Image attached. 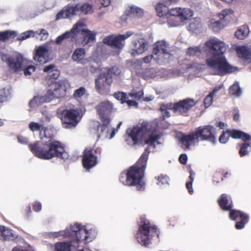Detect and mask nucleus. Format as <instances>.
Wrapping results in <instances>:
<instances>
[{
    "label": "nucleus",
    "mask_w": 251,
    "mask_h": 251,
    "mask_svg": "<svg viewBox=\"0 0 251 251\" xmlns=\"http://www.w3.org/2000/svg\"><path fill=\"white\" fill-rule=\"evenodd\" d=\"M29 128L32 132L40 131L41 140L28 144V148L34 156L44 160L57 157L65 160L69 158L63 144L53 139L47 127L32 122L29 124Z\"/></svg>",
    "instance_id": "obj_1"
},
{
    "label": "nucleus",
    "mask_w": 251,
    "mask_h": 251,
    "mask_svg": "<svg viewBox=\"0 0 251 251\" xmlns=\"http://www.w3.org/2000/svg\"><path fill=\"white\" fill-rule=\"evenodd\" d=\"M205 45L208 49L206 64L216 72V75L224 76L235 71V68L228 63L224 56L227 47L224 42L216 38H211L205 42Z\"/></svg>",
    "instance_id": "obj_2"
},
{
    "label": "nucleus",
    "mask_w": 251,
    "mask_h": 251,
    "mask_svg": "<svg viewBox=\"0 0 251 251\" xmlns=\"http://www.w3.org/2000/svg\"><path fill=\"white\" fill-rule=\"evenodd\" d=\"M150 150L147 148L137 162L130 167L126 173L121 174L119 180L125 185L136 186L139 191L144 189L145 183L142 181L147 167Z\"/></svg>",
    "instance_id": "obj_3"
},
{
    "label": "nucleus",
    "mask_w": 251,
    "mask_h": 251,
    "mask_svg": "<svg viewBox=\"0 0 251 251\" xmlns=\"http://www.w3.org/2000/svg\"><path fill=\"white\" fill-rule=\"evenodd\" d=\"M151 124L147 121L141 123L129 128L126 130V133L128 138L131 140L132 144L135 145L142 141L146 135L148 134L146 139L144 140L145 144L155 148V143L159 144L158 140L161 138V134L156 129L151 130Z\"/></svg>",
    "instance_id": "obj_4"
},
{
    "label": "nucleus",
    "mask_w": 251,
    "mask_h": 251,
    "mask_svg": "<svg viewBox=\"0 0 251 251\" xmlns=\"http://www.w3.org/2000/svg\"><path fill=\"white\" fill-rule=\"evenodd\" d=\"M215 130V127L211 125L199 126L188 134L182 133L180 137V142L185 150H189L191 145L200 141H207L215 144L216 143Z\"/></svg>",
    "instance_id": "obj_5"
},
{
    "label": "nucleus",
    "mask_w": 251,
    "mask_h": 251,
    "mask_svg": "<svg viewBox=\"0 0 251 251\" xmlns=\"http://www.w3.org/2000/svg\"><path fill=\"white\" fill-rule=\"evenodd\" d=\"M218 203L223 210L229 212V218L230 220L235 221L238 218H239L240 221L237 222L235 225L237 229L243 228L249 222V215L242 211L233 209V203L227 195L222 194L218 200Z\"/></svg>",
    "instance_id": "obj_6"
},
{
    "label": "nucleus",
    "mask_w": 251,
    "mask_h": 251,
    "mask_svg": "<svg viewBox=\"0 0 251 251\" xmlns=\"http://www.w3.org/2000/svg\"><path fill=\"white\" fill-rule=\"evenodd\" d=\"M67 87L62 81H50L48 82V91L44 97L35 96L29 102L31 107L40 104L41 102L49 101L53 99H60L65 96Z\"/></svg>",
    "instance_id": "obj_7"
},
{
    "label": "nucleus",
    "mask_w": 251,
    "mask_h": 251,
    "mask_svg": "<svg viewBox=\"0 0 251 251\" xmlns=\"http://www.w3.org/2000/svg\"><path fill=\"white\" fill-rule=\"evenodd\" d=\"M141 220L136 238L142 246L147 247L151 243L153 237H159V231L156 226L151 225L149 220L145 218Z\"/></svg>",
    "instance_id": "obj_8"
},
{
    "label": "nucleus",
    "mask_w": 251,
    "mask_h": 251,
    "mask_svg": "<svg viewBox=\"0 0 251 251\" xmlns=\"http://www.w3.org/2000/svg\"><path fill=\"white\" fill-rule=\"evenodd\" d=\"M193 11L190 8L177 7L168 10L166 14L167 23L170 26L183 25L193 16Z\"/></svg>",
    "instance_id": "obj_9"
},
{
    "label": "nucleus",
    "mask_w": 251,
    "mask_h": 251,
    "mask_svg": "<svg viewBox=\"0 0 251 251\" xmlns=\"http://www.w3.org/2000/svg\"><path fill=\"white\" fill-rule=\"evenodd\" d=\"M63 235L65 237L71 238L75 242L74 244H78V246L82 242L86 243L93 240V238L90 236L89 231L87 230L85 226H82L78 223L70 226L69 228H66L64 231Z\"/></svg>",
    "instance_id": "obj_10"
},
{
    "label": "nucleus",
    "mask_w": 251,
    "mask_h": 251,
    "mask_svg": "<svg viewBox=\"0 0 251 251\" xmlns=\"http://www.w3.org/2000/svg\"><path fill=\"white\" fill-rule=\"evenodd\" d=\"M78 12L83 15L92 14L93 12V6L88 3L83 4L77 3L75 5H68L58 13L56 20L69 18L76 15Z\"/></svg>",
    "instance_id": "obj_11"
},
{
    "label": "nucleus",
    "mask_w": 251,
    "mask_h": 251,
    "mask_svg": "<svg viewBox=\"0 0 251 251\" xmlns=\"http://www.w3.org/2000/svg\"><path fill=\"white\" fill-rule=\"evenodd\" d=\"M133 34V32L127 31L124 34L117 35H109L102 40V42L110 47L118 50V53L125 46V40Z\"/></svg>",
    "instance_id": "obj_12"
},
{
    "label": "nucleus",
    "mask_w": 251,
    "mask_h": 251,
    "mask_svg": "<svg viewBox=\"0 0 251 251\" xmlns=\"http://www.w3.org/2000/svg\"><path fill=\"white\" fill-rule=\"evenodd\" d=\"M63 116L62 118L63 127L71 128L75 127L80 120L78 118L79 113L75 109H66L63 111Z\"/></svg>",
    "instance_id": "obj_13"
},
{
    "label": "nucleus",
    "mask_w": 251,
    "mask_h": 251,
    "mask_svg": "<svg viewBox=\"0 0 251 251\" xmlns=\"http://www.w3.org/2000/svg\"><path fill=\"white\" fill-rule=\"evenodd\" d=\"M153 53L157 56V60L161 61L169 59L171 55L168 50L167 44L164 41H158L154 44Z\"/></svg>",
    "instance_id": "obj_14"
},
{
    "label": "nucleus",
    "mask_w": 251,
    "mask_h": 251,
    "mask_svg": "<svg viewBox=\"0 0 251 251\" xmlns=\"http://www.w3.org/2000/svg\"><path fill=\"white\" fill-rule=\"evenodd\" d=\"M96 151L91 148H86L83 152L82 163L83 167L90 169L97 163V157L95 153Z\"/></svg>",
    "instance_id": "obj_15"
},
{
    "label": "nucleus",
    "mask_w": 251,
    "mask_h": 251,
    "mask_svg": "<svg viewBox=\"0 0 251 251\" xmlns=\"http://www.w3.org/2000/svg\"><path fill=\"white\" fill-rule=\"evenodd\" d=\"M196 104V102L194 99L187 98L184 100H180L175 103V109L176 113L184 116H188V112L190 109L194 107Z\"/></svg>",
    "instance_id": "obj_16"
},
{
    "label": "nucleus",
    "mask_w": 251,
    "mask_h": 251,
    "mask_svg": "<svg viewBox=\"0 0 251 251\" xmlns=\"http://www.w3.org/2000/svg\"><path fill=\"white\" fill-rule=\"evenodd\" d=\"M112 82V77L109 76L108 74H106L105 72H102L95 79L96 88L99 93H101L107 87H109L111 84Z\"/></svg>",
    "instance_id": "obj_17"
},
{
    "label": "nucleus",
    "mask_w": 251,
    "mask_h": 251,
    "mask_svg": "<svg viewBox=\"0 0 251 251\" xmlns=\"http://www.w3.org/2000/svg\"><path fill=\"white\" fill-rule=\"evenodd\" d=\"M233 11L231 9H224L219 13L218 17L220 19L216 21L211 22L210 28L214 32H219L225 26V18L229 14H232Z\"/></svg>",
    "instance_id": "obj_18"
},
{
    "label": "nucleus",
    "mask_w": 251,
    "mask_h": 251,
    "mask_svg": "<svg viewBox=\"0 0 251 251\" xmlns=\"http://www.w3.org/2000/svg\"><path fill=\"white\" fill-rule=\"evenodd\" d=\"M79 26H82V24L77 23L75 24L73 27L69 31H66L62 35L58 36L55 40V43L57 45L61 44L62 41L69 38H71V41H73L75 38V37L78 33L80 32Z\"/></svg>",
    "instance_id": "obj_19"
},
{
    "label": "nucleus",
    "mask_w": 251,
    "mask_h": 251,
    "mask_svg": "<svg viewBox=\"0 0 251 251\" xmlns=\"http://www.w3.org/2000/svg\"><path fill=\"white\" fill-rule=\"evenodd\" d=\"M34 60L40 64H44L49 60V50L47 48L40 46L35 50Z\"/></svg>",
    "instance_id": "obj_20"
},
{
    "label": "nucleus",
    "mask_w": 251,
    "mask_h": 251,
    "mask_svg": "<svg viewBox=\"0 0 251 251\" xmlns=\"http://www.w3.org/2000/svg\"><path fill=\"white\" fill-rule=\"evenodd\" d=\"M132 45L134 47L132 52L133 55L142 54L148 49V42L143 38L132 42Z\"/></svg>",
    "instance_id": "obj_21"
},
{
    "label": "nucleus",
    "mask_w": 251,
    "mask_h": 251,
    "mask_svg": "<svg viewBox=\"0 0 251 251\" xmlns=\"http://www.w3.org/2000/svg\"><path fill=\"white\" fill-rule=\"evenodd\" d=\"M95 109L98 114H111L115 110L113 103L108 100L100 102Z\"/></svg>",
    "instance_id": "obj_22"
},
{
    "label": "nucleus",
    "mask_w": 251,
    "mask_h": 251,
    "mask_svg": "<svg viewBox=\"0 0 251 251\" xmlns=\"http://www.w3.org/2000/svg\"><path fill=\"white\" fill-rule=\"evenodd\" d=\"M18 237L16 232L5 226H0V239L3 241H14Z\"/></svg>",
    "instance_id": "obj_23"
},
{
    "label": "nucleus",
    "mask_w": 251,
    "mask_h": 251,
    "mask_svg": "<svg viewBox=\"0 0 251 251\" xmlns=\"http://www.w3.org/2000/svg\"><path fill=\"white\" fill-rule=\"evenodd\" d=\"M82 27L79 26L80 32L77 34L80 33L82 35L83 39L81 41V43L84 46L88 44L89 43L93 42L96 40V33L94 31H91L88 29H83L82 30L80 28Z\"/></svg>",
    "instance_id": "obj_24"
},
{
    "label": "nucleus",
    "mask_w": 251,
    "mask_h": 251,
    "mask_svg": "<svg viewBox=\"0 0 251 251\" xmlns=\"http://www.w3.org/2000/svg\"><path fill=\"white\" fill-rule=\"evenodd\" d=\"M74 242L72 239L68 242H57L55 245L54 251H71V247L77 249L78 248V244L75 245Z\"/></svg>",
    "instance_id": "obj_25"
},
{
    "label": "nucleus",
    "mask_w": 251,
    "mask_h": 251,
    "mask_svg": "<svg viewBox=\"0 0 251 251\" xmlns=\"http://www.w3.org/2000/svg\"><path fill=\"white\" fill-rule=\"evenodd\" d=\"M226 132L229 134V137L233 139H240L242 141H247L251 139V136L243 131L237 129H226Z\"/></svg>",
    "instance_id": "obj_26"
},
{
    "label": "nucleus",
    "mask_w": 251,
    "mask_h": 251,
    "mask_svg": "<svg viewBox=\"0 0 251 251\" xmlns=\"http://www.w3.org/2000/svg\"><path fill=\"white\" fill-rule=\"evenodd\" d=\"M22 62V58L19 57L15 58L10 57L7 59L8 67L15 72H17L21 68Z\"/></svg>",
    "instance_id": "obj_27"
},
{
    "label": "nucleus",
    "mask_w": 251,
    "mask_h": 251,
    "mask_svg": "<svg viewBox=\"0 0 251 251\" xmlns=\"http://www.w3.org/2000/svg\"><path fill=\"white\" fill-rule=\"evenodd\" d=\"M236 50L239 57L244 61L251 60V51L249 48L241 46L238 47Z\"/></svg>",
    "instance_id": "obj_28"
},
{
    "label": "nucleus",
    "mask_w": 251,
    "mask_h": 251,
    "mask_svg": "<svg viewBox=\"0 0 251 251\" xmlns=\"http://www.w3.org/2000/svg\"><path fill=\"white\" fill-rule=\"evenodd\" d=\"M243 141V143L238 144L240 147L239 154L241 157L247 155L251 151V137L250 140Z\"/></svg>",
    "instance_id": "obj_29"
},
{
    "label": "nucleus",
    "mask_w": 251,
    "mask_h": 251,
    "mask_svg": "<svg viewBox=\"0 0 251 251\" xmlns=\"http://www.w3.org/2000/svg\"><path fill=\"white\" fill-rule=\"evenodd\" d=\"M228 175V172L224 169H219L214 173L213 176V181L214 183H219L224 180V177H227Z\"/></svg>",
    "instance_id": "obj_30"
},
{
    "label": "nucleus",
    "mask_w": 251,
    "mask_h": 251,
    "mask_svg": "<svg viewBox=\"0 0 251 251\" xmlns=\"http://www.w3.org/2000/svg\"><path fill=\"white\" fill-rule=\"evenodd\" d=\"M85 50L83 48L76 49L72 54V58L75 61L81 63L85 57Z\"/></svg>",
    "instance_id": "obj_31"
},
{
    "label": "nucleus",
    "mask_w": 251,
    "mask_h": 251,
    "mask_svg": "<svg viewBox=\"0 0 251 251\" xmlns=\"http://www.w3.org/2000/svg\"><path fill=\"white\" fill-rule=\"evenodd\" d=\"M126 14L129 16L141 18L144 15V11L139 7L131 6L127 11Z\"/></svg>",
    "instance_id": "obj_32"
},
{
    "label": "nucleus",
    "mask_w": 251,
    "mask_h": 251,
    "mask_svg": "<svg viewBox=\"0 0 251 251\" xmlns=\"http://www.w3.org/2000/svg\"><path fill=\"white\" fill-rule=\"evenodd\" d=\"M249 32L248 26L244 25L238 29L235 33V35L239 39H243L249 34Z\"/></svg>",
    "instance_id": "obj_33"
},
{
    "label": "nucleus",
    "mask_w": 251,
    "mask_h": 251,
    "mask_svg": "<svg viewBox=\"0 0 251 251\" xmlns=\"http://www.w3.org/2000/svg\"><path fill=\"white\" fill-rule=\"evenodd\" d=\"M17 36V32L14 31L5 30L0 32V41H5L10 38H14Z\"/></svg>",
    "instance_id": "obj_34"
},
{
    "label": "nucleus",
    "mask_w": 251,
    "mask_h": 251,
    "mask_svg": "<svg viewBox=\"0 0 251 251\" xmlns=\"http://www.w3.org/2000/svg\"><path fill=\"white\" fill-rule=\"evenodd\" d=\"M139 75L145 79H148L154 76L153 69L152 68H146L142 70L141 72L138 73Z\"/></svg>",
    "instance_id": "obj_35"
},
{
    "label": "nucleus",
    "mask_w": 251,
    "mask_h": 251,
    "mask_svg": "<svg viewBox=\"0 0 251 251\" xmlns=\"http://www.w3.org/2000/svg\"><path fill=\"white\" fill-rule=\"evenodd\" d=\"M241 93V89L239 86V83L237 82L234 83L229 88V94L235 97H239Z\"/></svg>",
    "instance_id": "obj_36"
},
{
    "label": "nucleus",
    "mask_w": 251,
    "mask_h": 251,
    "mask_svg": "<svg viewBox=\"0 0 251 251\" xmlns=\"http://www.w3.org/2000/svg\"><path fill=\"white\" fill-rule=\"evenodd\" d=\"M201 53V50L200 47H190L186 51V54L190 56H199Z\"/></svg>",
    "instance_id": "obj_37"
},
{
    "label": "nucleus",
    "mask_w": 251,
    "mask_h": 251,
    "mask_svg": "<svg viewBox=\"0 0 251 251\" xmlns=\"http://www.w3.org/2000/svg\"><path fill=\"white\" fill-rule=\"evenodd\" d=\"M155 178L157 180V184L159 186L169 184V177L166 175L161 174L158 176H155Z\"/></svg>",
    "instance_id": "obj_38"
},
{
    "label": "nucleus",
    "mask_w": 251,
    "mask_h": 251,
    "mask_svg": "<svg viewBox=\"0 0 251 251\" xmlns=\"http://www.w3.org/2000/svg\"><path fill=\"white\" fill-rule=\"evenodd\" d=\"M190 174V176L189 177V180L186 182V187L187 190H188L189 193L190 194H192L193 193V189L192 188V183L193 182L194 177L193 176L195 175L193 171L192 170H190L189 171Z\"/></svg>",
    "instance_id": "obj_39"
},
{
    "label": "nucleus",
    "mask_w": 251,
    "mask_h": 251,
    "mask_svg": "<svg viewBox=\"0 0 251 251\" xmlns=\"http://www.w3.org/2000/svg\"><path fill=\"white\" fill-rule=\"evenodd\" d=\"M167 6L164 3V0L161 2L158 3L155 6V10L157 13V15L160 17H163L165 14V9Z\"/></svg>",
    "instance_id": "obj_40"
},
{
    "label": "nucleus",
    "mask_w": 251,
    "mask_h": 251,
    "mask_svg": "<svg viewBox=\"0 0 251 251\" xmlns=\"http://www.w3.org/2000/svg\"><path fill=\"white\" fill-rule=\"evenodd\" d=\"M60 72L59 70L56 69L55 70H53V71H51L50 74H48V75L46 78L47 84H48V82L50 81H56V79L58 78Z\"/></svg>",
    "instance_id": "obj_41"
},
{
    "label": "nucleus",
    "mask_w": 251,
    "mask_h": 251,
    "mask_svg": "<svg viewBox=\"0 0 251 251\" xmlns=\"http://www.w3.org/2000/svg\"><path fill=\"white\" fill-rule=\"evenodd\" d=\"M113 96L116 99L120 100L121 103L122 104L125 103L126 100H127L128 98V96L126 93L121 92H115Z\"/></svg>",
    "instance_id": "obj_42"
},
{
    "label": "nucleus",
    "mask_w": 251,
    "mask_h": 251,
    "mask_svg": "<svg viewBox=\"0 0 251 251\" xmlns=\"http://www.w3.org/2000/svg\"><path fill=\"white\" fill-rule=\"evenodd\" d=\"M35 32L33 30H28L21 33L17 38L19 41L25 40L30 37L34 36Z\"/></svg>",
    "instance_id": "obj_43"
},
{
    "label": "nucleus",
    "mask_w": 251,
    "mask_h": 251,
    "mask_svg": "<svg viewBox=\"0 0 251 251\" xmlns=\"http://www.w3.org/2000/svg\"><path fill=\"white\" fill-rule=\"evenodd\" d=\"M86 92V89L84 87H80L74 91L73 96L75 99L81 98Z\"/></svg>",
    "instance_id": "obj_44"
},
{
    "label": "nucleus",
    "mask_w": 251,
    "mask_h": 251,
    "mask_svg": "<svg viewBox=\"0 0 251 251\" xmlns=\"http://www.w3.org/2000/svg\"><path fill=\"white\" fill-rule=\"evenodd\" d=\"M98 115L102 124H105V125L108 126L111 122L110 114H102Z\"/></svg>",
    "instance_id": "obj_45"
},
{
    "label": "nucleus",
    "mask_w": 251,
    "mask_h": 251,
    "mask_svg": "<svg viewBox=\"0 0 251 251\" xmlns=\"http://www.w3.org/2000/svg\"><path fill=\"white\" fill-rule=\"evenodd\" d=\"M106 74H108L109 76L112 77V75H118L121 73L120 70L116 66L112 67L110 68L107 69L106 72H105Z\"/></svg>",
    "instance_id": "obj_46"
},
{
    "label": "nucleus",
    "mask_w": 251,
    "mask_h": 251,
    "mask_svg": "<svg viewBox=\"0 0 251 251\" xmlns=\"http://www.w3.org/2000/svg\"><path fill=\"white\" fill-rule=\"evenodd\" d=\"M175 107V103L174 104L172 103L161 104L160 106V110H173V111L176 113Z\"/></svg>",
    "instance_id": "obj_47"
},
{
    "label": "nucleus",
    "mask_w": 251,
    "mask_h": 251,
    "mask_svg": "<svg viewBox=\"0 0 251 251\" xmlns=\"http://www.w3.org/2000/svg\"><path fill=\"white\" fill-rule=\"evenodd\" d=\"M144 95V92L143 90L138 92H132L129 93L128 96L131 98H133L137 100H139L143 98Z\"/></svg>",
    "instance_id": "obj_48"
},
{
    "label": "nucleus",
    "mask_w": 251,
    "mask_h": 251,
    "mask_svg": "<svg viewBox=\"0 0 251 251\" xmlns=\"http://www.w3.org/2000/svg\"><path fill=\"white\" fill-rule=\"evenodd\" d=\"M229 138V134L226 132V131H223L222 133L220 135L219 137V142L222 144H225L226 143Z\"/></svg>",
    "instance_id": "obj_49"
},
{
    "label": "nucleus",
    "mask_w": 251,
    "mask_h": 251,
    "mask_svg": "<svg viewBox=\"0 0 251 251\" xmlns=\"http://www.w3.org/2000/svg\"><path fill=\"white\" fill-rule=\"evenodd\" d=\"M213 100V96L210 93L204 99V105L206 108L209 107L212 103Z\"/></svg>",
    "instance_id": "obj_50"
},
{
    "label": "nucleus",
    "mask_w": 251,
    "mask_h": 251,
    "mask_svg": "<svg viewBox=\"0 0 251 251\" xmlns=\"http://www.w3.org/2000/svg\"><path fill=\"white\" fill-rule=\"evenodd\" d=\"M108 126L105 125V124H100L97 126V130L98 133L99 134V136H100V134L103 133V132L107 129Z\"/></svg>",
    "instance_id": "obj_51"
},
{
    "label": "nucleus",
    "mask_w": 251,
    "mask_h": 251,
    "mask_svg": "<svg viewBox=\"0 0 251 251\" xmlns=\"http://www.w3.org/2000/svg\"><path fill=\"white\" fill-rule=\"evenodd\" d=\"M35 33L38 35H42L41 37V40H46L49 36V33L48 31L45 29H41L39 32L36 31Z\"/></svg>",
    "instance_id": "obj_52"
},
{
    "label": "nucleus",
    "mask_w": 251,
    "mask_h": 251,
    "mask_svg": "<svg viewBox=\"0 0 251 251\" xmlns=\"http://www.w3.org/2000/svg\"><path fill=\"white\" fill-rule=\"evenodd\" d=\"M35 67L30 65L28 66L24 70V74L25 75H30L35 70Z\"/></svg>",
    "instance_id": "obj_53"
},
{
    "label": "nucleus",
    "mask_w": 251,
    "mask_h": 251,
    "mask_svg": "<svg viewBox=\"0 0 251 251\" xmlns=\"http://www.w3.org/2000/svg\"><path fill=\"white\" fill-rule=\"evenodd\" d=\"M17 139H18V142L21 144H25V145H28L29 144H28V139L26 137H25V136H23L22 135H18V136H17Z\"/></svg>",
    "instance_id": "obj_54"
},
{
    "label": "nucleus",
    "mask_w": 251,
    "mask_h": 251,
    "mask_svg": "<svg viewBox=\"0 0 251 251\" xmlns=\"http://www.w3.org/2000/svg\"><path fill=\"white\" fill-rule=\"evenodd\" d=\"M55 65L54 64H50L48 66H45L43 69L44 72L48 73L50 74L53 70H55Z\"/></svg>",
    "instance_id": "obj_55"
},
{
    "label": "nucleus",
    "mask_w": 251,
    "mask_h": 251,
    "mask_svg": "<svg viewBox=\"0 0 251 251\" xmlns=\"http://www.w3.org/2000/svg\"><path fill=\"white\" fill-rule=\"evenodd\" d=\"M32 208L34 211L38 212L40 211L42 209V204L40 202L36 201L33 204Z\"/></svg>",
    "instance_id": "obj_56"
},
{
    "label": "nucleus",
    "mask_w": 251,
    "mask_h": 251,
    "mask_svg": "<svg viewBox=\"0 0 251 251\" xmlns=\"http://www.w3.org/2000/svg\"><path fill=\"white\" fill-rule=\"evenodd\" d=\"M179 162L183 165H185L187 161V156L186 154H181L179 157Z\"/></svg>",
    "instance_id": "obj_57"
},
{
    "label": "nucleus",
    "mask_w": 251,
    "mask_h": 251,
    "mask_svg": "<svg viewBox=\"0 0 251 251\" xmlns=\"http://www.w3.org/2000/svg\"><path fill=\"white\" fill-rule=\"evenodd\" d=\"M125 103H126L129 107L134 106L136 108L138 107V102L134 100H126Z\"/></svg>",
    "instance_id": "obj_58"
},
{
    "label": "nucleus",
    "mask_w": 251,
    "mask_h": 251,
    "mask_svg": "<svg viewBox=\"0 0 251 251\" xmlns=\"http://www.w3.org/2000/svg\"><path fill=\"white\" fill-rule=\"evenodd\" d=\"M7 96L6 93L4 91L0 92V102L2 103L4 101H7Z\"/></svg>",
    "instance_id": "obj_59"
},
{
    "label": "nucleus",
    "mask_w": 251,
    "mask_h": 251,
    "mask_svg": "<svg viewBox=\"0 0 251 251\" xmlns=\"http://www.w3.org/2000/svg\"><path fill=\"white\" fill-rule=\"evenodd\" d=\"M179 0H164V3L166 6H169L176 4Z\"/></svg>",
    "instance_id": "obj_60"
},
{
    "label": "nucleus",
    "mask_w": 251,
    "mask_h": 251,
    "mask_svg": "<svg viewBox=\"0 0 251 251\" xmlns=\"http://www.w3.org/2000/svg\"><path fill=\"white\" fill-rule=\"evenodd\" d=\"M153 58L152 55H147L143 58V60L146 63H149Z\"/></svg>",
    "instance_id": "obj_61"
},
{
    "label": "nucleus",
    "mask_w": 251,
    "mask_h": 251,
    "mask_svg": "<svg viewBox=\"0 0 251 251\" xmlns=\"http://www.w3.org/2000/svg\"><path fill=\"white\" fill-rule=\"evenodd\" d=\"M110 3L111 0H100V3L104 7L108 6Z\"/></svg>",
    "instance_id": "obj_62"
},
{
    "label": "nucleus",
    "mask_w": 251,
    "mask_h": 251,
    "mask_svg": "<svg viewBox=\"0 0 251 251\" xmlns=\"http://www.w3.org/2000/svg\"><path fill=\"white\" fill-rule=\"evenodd\" d=\"M222 88V86H216L213 88L212 91L211 92L210 94L214 96L216 93L219 91Z\"/></svg>",
    "instance_id": "obj_63"
},
{
    "label": "nucleus",
    "mask_w": 251,
    "mask_h": 251,
    "mask_svg": "<svg viewBox=\"0 0 251 251\" xmlns=\"http://www.w3.org/2000/svg\"><path fill=\"white\" fill-rule=\"evenodd\" d=\"M160 111L162 112L163 119H164L165 117H170V113L169 111H167V110H160Z\"/></svg>",
    "instance_id": "obj_64"
}]
</instances>
